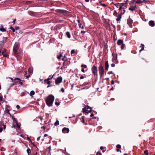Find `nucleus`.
<instances>
[{
    "mask_svg": "<svg viewBox=\"0 0 155 155\" xmlns=\"http://www.w3.org/2000/svg\"><path fill=\"white\" fill-rule=\"evenodd\" d=\"M54 100V97L52 95L48 96L46 99V103L47 105L49 106H51Z\"/></svg>",
    "mask_w": 155,
    "mask_h": 155,
    "instance_id": "f257e3e1",
    "label": "nucleus"
},
{
    "mask_svg": "<svg viewBox=\"0 0 155 155\" xmlns=\"http://www.w3.org/2000/svg\"><path fill=\"white\" fill-rule=\"evenodd\" d=\"M98 71L101 77L103 76L104 75V67L101 64H100L98 67Z\"/></svg>",
    "mask_w": 155,
    "mask_h": 155,
    "instance_id": "f03ea898",
    "label": "nucleus"
},
{
    "mask_svg": "<svg viewBox=\"0 0 155 155\" xmlns=\"http://www.w3.org/2000/svg\"><path fill=\"white\" fill-rule=\"evenodd\" d=\"M91 108L88 106L83 109V112L84 113H87L88 114L89 112H91Z\"/></svg>",
    "mask_w": 155,
    "mask_h": 155,
    "instance_id": "7ed1b4c3",
    "label": "nucleus"
},
{
    "mask_svg": "<svg viewBox=\"0 0 155 155\" xmlns=\"http://www.w3.org/2000/svg\"><path fill=\"white\" fill-rule=\"evenodd\" d=\"M92 71L94 74L97 76V67L94 65L92 68Z\"/></svg>",
    "mask_w": 155,
    "mask_h": 155,
    "instance_id": "20e7f679",
    "label": "nucleus"
},
{
    "mask_svg": "<svg viewBox=\"0 0 155 155\" xmlns=\"http://www.w3.org/2000/svg\"><path fill=\"white\" fill-rule=\"evenodd\" d=\"M19 48V45L17 43H15L14 45L13 51L15 54H17Z\"/></svg>",
    "mask_w": 155,
    "mask_h": 155,
    "instance_id": "39448f33",
    "label": "nucleus"
},
{
    "mask_svg": "<svg viewBox=\"0 0 155 155\" xmlns=\"http://www.w3.org/2000/svg\"><path fill=\"white\" fill-rule=\"evenodd\" d=\"M112 55L113 56V58L112 59V61L113 62L115 63H117L118 61L117 60V55L115 54H112Z\"/></svg>",
    "mask_w": 155,
    "mask_h": 155,
    "instance_id": "423d86ee",
    "label": "nucleus"
},
{
    "mask_svg": "<svg viewBox=\"0 0 155 155\" xmlns=\"http://www.w3.org/2000/svg\"><path fill=\"white\" fill-rule=\"evenodd\" d=\"M14 80L15 81L17 80L19 81H18L16 82H15L14 83H13V84H12L11 85V87L12 86L14 85H15L16 84V83H18L19 84H20L21 85H23V83L22 82L20 81H21V80L19 78H17L15 79Z\"/></svg>",
    "mask_w": 155,
    "mask_h": 155,
    "instance_id": "0eeeda50",
    "label": "nucleus"
},
{
    "mask_svg": "<svg viewBox=\"0 0 155 155\" xmlns=\"http://www.w3.org/2000/svg\"><path fill=\"white\" fill-rule=\"evenodd\" d=\"M62 80V77L58 78L55 81V83L56 84H58L61 82Z\"/></svg>",
    "mask_w": 155,
    "mask_h": 155,
    "instance_id": "6e6552de",
    "label": "nucleus"
},
{
    "mask_svg": "<svg viewBox=\"0 0 155 155\" xmlns=\"http://www.w3.org/2000/svg\"><path fill=\"white\" fill-rule=\"evenodd\" d=\"M133 21L130 18H129L127 20L128 24L130 27H132V24L133 23Z\"/></svg>",
    "mask_w": 155,
    "mask_h": 155,
    "instance_id": "1a4fd4ad",
    "label": "nucleus"
},
{
    "mask_svg": "<svg viewBox=\"0 0 155 155\" xmlns=\"http://www.w3.org/2000/svg\"><path fill=\"white\" fill-rule=\"evenodd\" d=\"M69 131V129L66 127H64L62 130V132L64 133H68Z\"/></svg>",
    "mask_w": 155,
    "mask_h": 155,
    "instance_id": "9d476101",
    "label": "nucleus"
},
{
    "mask_svg": "<svg viewBox=\"0 0 155 155\" xmlns=\"http://www.w3.org/2000/svg\"><path fill=\"white\" fill-rule=\"evenodd\" d=\"M149 25L152 27H153L155 26V24L154 22L153 21H150L149 22Z\"/></svg>",
    "mask_w": 155,
    "mask_h": 155,
    "instance_id": "9b49d317",
    "label": "nucleus"
},
{
    "mask_svg": "<svg viewBox=\"0 0 155 155\" xmlns=\"http://www.w3.org/2000/svg\"><path fill=\"white\" fill-rule=\"evenodd\" d=\"M105 69L106 71H107L109 67V64L108 61L105 62Z\"/></svg>",
    "mask_w": 155,
    "mask_h": 155,
    "instance_id": "f8f14e48",
    "label": "nucleus"
},
{
    "mask_svg": "<svg viewBox=\"0 0 155 155\" xmlns=\"http://www.w3.org/2000/svg\"><path fill=\"white\" fill-rule=\"evenodd\" d=\"M123 41L121 40H118L117 44L118 45H121L122 44H123Z\"/></svg>",
    "mask_w": 155,
    "mask_h": 155,
    "instance_id": "ddd939ff",
    "label": "nucleus"
},
{
    "mask_svg": "<svg viewBox=\"0 0 155 155\" xmlns=\"http://www.w3.org/2000/svg\"><path fill=\"white\" fill-rule=\"evenodd\" d=\"M28 72L30 74H31L33 72V68L31 67H29L28 69Z\"/></svg>",
    "mask_w": 155,
    "mask_h": 155,
    "instance_id": "4468645a",
    "label": "nucleus"
},
{
    "mask_svg": "<svg viewBox=\"0 0 155 155\" xmlns=\"http://www.w3.org/2000/svg\"><path fill=\"white\" fill-rule=\"evenodd\" d=\"M80 121L83 123L84 124H87L84 123V117H82L81 118H80Z\"/></svg>",
    "mask_w": 155,
    "mask_h": 155,
    "instance_id": "2eb2a0df",
    "label": "nucleus"
},
{
    "mask_svg": "<svg viewBox=\"0 0 155 155\" xmlns=\"http://www.w3.org/2000/svg\"><path fill=\"white\" fill-rule=\"evenodd\" d=\"M140 47L142 48L139 51L140 52L144 49V46L143 44H141V45L140 46Z\"/></svg>",
    "mask_w": 155,
    "mask_h": 155,
    "instance_id": "dca6fc26",
    "label": "nucleus"
},
{
    "mask_svg": "<svg viewBox=\"0 0 155 155\" xmlns=\"http://www.w3.org/2000/svg\"><path fill=\"white\" fill-rule=\"evenodd\" d=\"M2 126H3V128L4 129H5L6 128V126L5 125H4L2 122L1 121H0V127H2Z\"/></svg>",
    "mask_w": 155,
    "mask_h": 155,
    "instance_id": "f3484780",
    "label": "nucleus"
},
{
    "mask_svg": "<svg viewBox=\"0 0 155 155\" xmlns=\"http://www.w3.org/2000/svg\"><path fill=\"white\" fill-rule=\"evenodd\" d=\"M121 18V16L120 15H119L117 17V18L116 19V20L117 21H119L120 20Z\"/></svg>",
    "mask_w": 155,
    "mask_h": 155,
    "instance_id": "a211bd4d",
    "label": "nucleus"
},
{
    "mask_svg": "<svg viewBox=\"0 0 155 155\" xmlns=\"http://www.w3.org/2000/svg\"><path fill=\"white\" fill-rule=\"evenodd\" d=\"M59 125V121L58 120H57L54 123V125L55 126H57Z\"/></svg>",
    "mask_w": 155,
    "mask_h": 155,
    "instance_id": "6ab92c4d",
    "label": "nucleus"
},
{
    "mask_svg": "<svg viewBox=\"0 0 155 155\" xmlns=\"http://www.w3.org/2000/svg\"><path fill=\"white\" fill-rule=\"evenodd\" d=\"M35 92L34 91H32L30 92V95L31 96H32L35 94Z\"/></svg>",
    "mask_w": 155,
    "mask_h": 155,
    "instance_id": "aec40b11",
    "label": "nucleus"
},
{
    "mask_svg": "<svg viewBox=\"0 0 155 155\" xmlns=\"http://www.w3.org/2000/svg\"><path fill=\"white\" fill-rule=\"evenodd\" d=\"M0 31L3 32L6 31V29L2 27L0 28Z\"/></svg>",
    "mask_w": 155,
    "mask_h": 155,
    "instance_id": "412c9836",
    "label": "nucleus"
},
{
    "mask_svg": "<svg viewBox=\"0 0 155 155\" xmlns=\"http://www.w3.org/2000/svg\"><path fill=\"white\" fill-rule=\"evenodd\" d=\"M53 76H52V77H51V78H48L47 79H45V80H44V81L45 82H46V81H49V80H51L52 78H53Z\"/></svg>",
    "mask_w": 155,
    "mask_h": 155,
    "instance_id": "4be33fe9",
    "label": "nucleus"
},
{
    "mask_svg": "<svg viewBox=\"0 0 155 155\" xmlns=\"http://www.w3.org/2000/svg\"><path fill=\"white\" fill-rule=\"evenodd\" d=\"M6 51H7L5 49H4V50H3V51H2V54L3 55H4V54H5V53H6Z\"/></svg>",
    "mask_w": 155,
    "mask_h": 155,
    "instance_id": "5701e85b",
    "label": "nucleus"
},
{
    "mask_svg": "<svg viewBox=\"0 0 155 155\" xmlns=\"http://www.w3.org/2000/svg\"><path fill=\"white\" fill-rule=\"evenodd\" d=\"M66 35L68 38H70V37L71 35L68 32H66Z\"/></svg>",
    "mask_w": 155,
    "mask_h": 155,
    "instance_id": "b1692460",
    "label": "nucleus"
},
{
    "mask_svg": "<svg viewBox=\"0 0 155 155\" xmlns=\"http://www.w3.org/2000/svg\"><path fill=\"white\" fill-rule=\"evenodd\" d=\"M125 46V45L124 43L122 44L121 45V50H123Z\"/></svg>",
    "mask_w": 155,
    "mask_h": 155,
    "instance_id": "393cba45",
    "label": "nucleus"
},
{
    "mask_svg": "<svg viewBox=\"0 0 155 155\" xmlns=\"http://www.w3.org/2000/svg\"><path fill=\"white\" fill-rule=\"evenodd\" d=\"M128 9L129 10H131V11H134L135 10L134 8L133 7H130Z\"/></svg>",
    "mask_w": 155,
    "mask_h": 155,
    "instance_id": "a878e982",
    "label": "nucleus"
},
{
    "mask_svg": "<svg viewBox=\"0 0 155 155\" xmlns=\"http://www.w3.org/2000/svg\"><path fill=\"white\" fill-rule=\"evenodd\" d=\"M27 153H28V155H29V153H31V150H30L29 148L28 149H27Z\"/></svg>",
    "mask_w": 155,
    "mask_h": 155,
    "instance_id": "bb28decb",
    "label": "nucleus"
},
{
    "mask_svg": "<svg viewBox=\"0 0 155 155\" xmlns=\"http://www.w3.org/2000/svg\"><path fill=\"white\" fill-rule=\"evenodd\" d=\"M5 111L7 113H8L9 115H11V114L10 113H9V110L8 109H6L5 110Z\"/></svg>",
    "mask_w": 155,
    "mask_h": 155,
    "instance_id": "cd10ccee",
    "label": "nucleus"
},
{
    "mask_svg": "<svg viewBox=\"0 0 155 155\" xmlns=\"http://www.w3.org/2000/svg\"><path fill=\"white\" fill-rule=\"evenodd\" d=\"M136 3L140 4L141 3V0H137L136 1Z\"/></svg>",
    "mask_w": 155,
    "mask_h": 155,
    "instance_id": "c85d7f7f",
    "label": "nucleus"
},
{
    "mask_svg": "<svg viewBox=\"0 0 155 155\" xmlns=\"http://www.w3.org/2000/svg\"><path fill=\"white\" fill-rule=\"evenodd\" d=\"M10 29H11V30H12V31L13 32H15V29H14L12 26L10 27Z\"/></svg>",
    "mask_w": 155,
    "mask_h": 155,
    "instance_id": "c756f323",
    "label": "nucleus"
},
{
    "mask_svg": "<svg viewBox=\"0 0 155 155\" xmlns=\"http://www.w3.org/2000/svg\"><path fill=\"white\" fill-rule=\"evenodd\" d=\"M119 5V10H120V9H121L122 8V5L120 4H118V5Z\"/></svg>",
    "mask_w": 155,
    "mask_h": 155,
    "instance_id": "7c9ffc66",
    "label": "nucleus"
},
{
    "mask_svg": "<svg viewBox=\"0 0 155 155\" xmlns=\"http://www.w3.org/2000/svg\"><path fill=\"white\" fill-rule=\"evenodd\" d=\"M144 153L146 155H148V150H145L144 151Z\"/></svg>",
    "mask_w": 155,
    "mask_h": 155,
    "instance_id": "2f4dec72",
    "label": "nucleus"
},
{
    "mask_svg": "<svg viewBox=\"0 0 155 155\" xmlns=\"http://www.w3.org/2000/svg\"><path fill=\"white\" fill-rule=\"evenodd\" d=\"M79 27L80 28H81L82 29H83L84 28V27L83 26V25L82 24H80L79 25Z\"/></svg>",
    "mask_w": 155,
    "mask_h": 155,
    "instance_id": "473e14b6",
    "label": "nucleus"
},
{
    "mask_svg": "<svg viewBox=\"0 0 155 155\" xmlns=\"http://www.w3.org/2000/svg\"><path fill=\"white\" fill-rule=\"evenodd\" d=\"M62 56V54H60L57 57V58L58 59H60Z\"/></svg>",
    "mask_w": 155,
    "mask_h": 155,
    "instance_id": "72a5a7b5",
    "label": "nucleus"
},
{
    "mask_svg": "<svg viewBox=\"0 0 155 155\" xmlns=\"http://www.w3.org/2000/svg\"><path fill=\"white\" fill-rule=\"evenodd\" d=\"M116 147H117V148L120 149V148H121V146L120 145V144H117L116 146Z\"/></svg>",
    "mask_w": 155,
    "mask_h": 155,
    "instance_id": "f704fd0d",
    "label": "nucleus"
},
{
    "mask_svg": "<svg viewBox=\"0 0 155 155\" xmlns=\"http://www.w3.org/2000/svg\"><path fill=\"white\" fill-rule=\"evenodd\" d=\"M148 2V1L147 0H143L142 1H141V3H147Z\"/></svg>",
    "mask_w": 155,
    "mask_h": 155,
    "instance_id": "c9c22d12",
    "label": "nucleus"
},
{
    "mask_svg": "<svg viewBox=\"0 0 155 155\" xmlns=\"http://www.w3.org/2000/svg\"><path fill=\"white\" fill-rule=\"evenodd\" d=\"M81 67H84V68H86L87 67V66L86 65H84L83 64H82L81 65Z\"/></svg>",
    "mask_w": 155,
    "mask_h": 155,
    "instance_id": "e433bc0d",
    "label": "nucleus"
},
{
    "mask_svg": "<svg viewBox=\"0 0 155 155\" xmlns=\"http://www.w3.org/2000/svg\"><path fill=\"white\" fill-rule=\"evenodd\" d=\"M45 82L48 84H49L51 83V82L48 80L46 82Z\"/></svg>",
    "mask_w": 155,
    "mask_h": 155,
    "instance_id": "4c0bfd02",
    "label": "nucleus"
},
{
    "mask_svg": "<svg viewBox=\"0 0 155 155\" xmlns=\"http://www.w3.org/2000/svg\"><path fill=\"white\" fill-rule=\"evenodd\" d=\"M75 52L74 50H72L71 51V54H72Z\"/></svg>",
    "mask_w": 155,
    "mask_h": 155,
    "instance_id": "58836bf2",
    "label": "nucleus"
},
{
    "mask_svg": "<svg viewBox=\"0 0 155 155\" xmlns=\"http://www.w3.org/2000/svg\"><path fill=\"white\" fill-rule=\"evenodd\" d=\"M38 118L41 120V121H42L43 118L41 117H39Z\"/></svg>",
    "mask_w": 155,
    "mask_h": 155,
    "instance_id": "ea45409f",
    "label": "nucleus"
},
{
    "mask_svg": "<svg viewBox=\"0 0 155 155\" xmlns=\"http://www.w3.org/2000/svg\"><path fill=\"white\" fill-rule=\"evenodd\" d=\"M3 56L5 57H8V55L7 54V53H6L5 54L3 55Z\"/></svg>",
    "mask_w": 155,
    "mask_h": 155,
    "instance_id": "a19ab883",
    "label": "nucleus"
},
{
    "mask_svg": "<svg viewBox=\"0 0 155 155\" xmlns=\"http://www.w3.org/2000/svg\"><path fill=\"white\" fill-rule=\"evenodd\" d=\"M101 153L99 152H97V153L96 155H101Z\"/></svg>",
    "mask_w": 155,
    "mask_h": 155,
    "instance_id": "79ce46f5",
    "label": "nucleus"
},
{
    "mask_svg": "<svg viewBox=\"0 0 155 155\" xmlns=\"http://www.w3.org/2000/svg\"><path fill=\"white\" fill-rule=\"evenodd\" d=\"M16 125H17V127L18 128H20V126L18 125V124L17 122H16Z\"/></svg>",
    "mask_w": 155,
    "mask_h": 155,
    "instance_id": "37998d69",
    "label": "nucleus"
},
{
    "mask_svg": "<svg viewBox=\"0 0 155 155\" xmlns=\"http://www.w3.org/2000/svg\"><path fill=\"white\" fill-rule=\"evenodd\" d=\"M61 91L62 92H63V93L64 92V89L63 88H62L61 89Z\"/></svg>",
    "mask_w": 155,
    "mask_h": 155,
    "instance_id": "c03bdc74",
    "label": "nucleus"
},
{
    "mask_svg": "<svg viewBox=\"0 0 155 155\" xmlns=\"http://www.w3.org/2000/svg\"><path fill=\"white\" fill-rule=\"evenodd\" d=\"M3 129L2 127H0V132H2V131Z\"/></svg>",
    "mask_w": 155,
    "mask_h": 155,
    "instance_id": "a18cd8bd",
    "label": "nucleus"
},
{
    "mask_svg": "<svg viewBox=\"0 0 155 155\" xmlns=\"http://www.w3.org/2000/svg\"><path fill=\"white\" fill-rule=\"evenodd\" d=\"M115 66V64H111V66L112 67H114Z\"/></svg>",
    "mask_w": 155,
    "mask_h": 155,
    "instance_id": "49530a36",
    "label": "nucleus"
},
{
    "mask_svg": "<svg viewBox=\"0 0 155 155\" xmlns=\"http://www.w3.org/2000/svg\"><path fill=\"white\" fill-rule=\"evenodd\" d=\"M55 104L58 106V105H59V103L57 102H55Z\"/></svg>",
    "mask_w": 155,
    "mask_h": 155,
    "instance_id": "de8ad7c7",
    "label": "nucleus"
},
{
    "mask_svg": "<svg viewBox=\"0 0 155 155\" xmlns=\"http://www.w3.org/2000/svg\"><path fill=\"white\" fill-rule=\"evenodd\" d=\"M16 108H17V109H19L20 108V106L17 105L16 106Z\"/></svg>",
    "mask_w": 155,
    "mask_h": 155,
    "instance_id": "09e8293b",
    "label": "nucleus"
},
{
    "mask_svg": "<svg viewBox=\"0 0 155 155\" xmlns=\"http://www.w3.org/2000/svg\"><path fill=\"white\" fill-rule=\"evenodd\" d=\"M114 84V81L113 80H112L111 81V84L112 85V84Z\"/></svg>",
    "mask_w": 155,
    "mask_h": 155,
    "instance_id": "8fccbe9b",
    "label": "nucleus"
},
{
    "mask_svg": "<svg viewBox=\"0 0 155 155\" xmlns=\"http://www.w3.org/2000/svg\"><path fill=\"white\" fill-rule=\"evenodd\" d=\"M19 29V28L18 27H15V29L16 30H18Z\"/></svg>",
    "mask_w": 155,
    "mask_h": 155,
    "instance_id": "3c124183",
    "label": "nucleus"
},
{
    "mask_svg": "<svg viewBox=\"0 0 155 155\" xmlns=\"http://www.w3.org/2000/svg\"><path fill=\"white\" fill-rule=\"evenodd\" d=\"M2 97H0V102L2 101Z\"/></svg>",
    "mask_w": 155,
    "mask_h": 155,
    "instance_id": "603ef678",
    "label": "nucleus"
},
{
    "mask_svg": "<svg viewBox=\"0 0 155 155\" xmlns=\"http://www.w3.org/2000/svg\"><path fill=\"white\" fill-rule=\"evenodd\" d=\"M81 71L83 72H85V70L83 69H82L81 70Z\"/></svg>",
    "mask_w": 155,
    "mask_h": 155,
    "instance_id": "864d4df0",
    "label": "nucleus"
},
{
    "mask_svg": "<svg viewBox=\"0 0 155 155\" xmlns=\"http://www.w3.org/2000/svg\"><path fill=\"white\" fill-rule=\"evenodd\" d=\"M41 128L43 129L44 130H45L46 128V127L44 126H43L41 127Z\"/></svg>",
    "mask_w": 155,
    "mask_h": 155,
    "instance_id": "5fc2aeb1",
    "label": "nucleus"
},
{
    "mask_svg": "<svg viewBox=\"0 0 155 155\" xmlns=\"http://www.w3.org/2000/svg\"><path fill=\"white\" fill-rule=\"evenodd\" d=\"M31 3V1H28V2H27V4H29V3Z\"/></svg>",
    "mask_w": 155,
    "mask_h": 155,
    "instance_id": "6e6d98bb",
    "label": "nucleus"
},
{
    "mask_svg": "<svg viewBox=\"0 0 155 155\" xmlns=\"http://www.w3.org/2000/svg\"><path fill=\"white\" fill-rule=\"evenodd\" d=\"M85 31H81V33H85Z\"/></svg>",
    "mask_w": 155,
    "mask_h": 155,
    "instance_id": "4d7b16f0",
    "label": "nucleus"
},
{
    "mask_svg": "<svg viewBox=\"0 0 155 155\" xmlns=\"http://www.w3.org/2000/svg\"><path fill=\"white\" fill-rule=\"evenodd\" d=\"M84 78V76H81V77H80V79H83Z\"/></svg>",
    "mask_w": 155,
    "mask_h": 155,
    "instance_id": "13d9d810",
    "label": "nucleus"
},
{
    "mask_svg": "<svg viewBox=\"0 0 155 155\" xmlns=\"http://www.w3.org/2000/svg\"><path fill=\"white\" fill-rule=\"evenodd\" d=\"M94 115V114H93V113H92V114H91V115H90V117H93Z\"/></svg>",
    "mask_w": 155,
    "mask_h": 155,
    "instance_id": "bf43d9fd",
    "label": "nucleus"
},
{
    "mask_svg": "<svg viewBox=\"0 0 155 155\" xmlns=\"http://www.w3.org/2000/svg\"><path fill=\"white\" fill-rule=\"evenodd\" d=\"M15 21H16V19H15L13 21V24H15Z\"/></svg>",
    "mask_w": 155,
    "mask_h": 155,
    "instance_id": "052dcab7",
    "label": "nucleus"
},
{
    "mask_svg": "<svg viewBox=\"0 0 155 155\" xmlns=\"http://www.w3.org/2000/svg\"><path fill=\"white\" fill-rule=\"evenodd\" d=\"M100 149L101 150H102L104 149V147H100Z\"/></svg>",
    "mask_w": 155,
    "mask_h": 155,
    "instance_id": "680f3d73",
    "label": "nucleus"
},
{
    "mask_svg": "<svg viewBox=\"0 0 155 155\" xmlns=\"http://www.w3.org/2000/svg\"><path fill=\"white\" fill-rule=\"evenodd\" d=\"M25 77H26V78H27L30 77V75H29L28 76H25Z\"/></svg>",
    "mask_w": 155,
    "mask_h": 155,
    "instance_id": "e2e57ef3",
    "label": "nucleus"
},
{
    "mask_svg": "<svg viewBox=\"0 0 155 155\" xmlns=\"http://www.w3.org/2000/svg\"><path fill=\"white\" fill-rule=\"evenodd\" d=\"M40 138V137H38L37 138V140L38 141L39 140Z\"/></svg>",
    "mask_w": 155,
    "mask_h": 155,
    "instance_id": "0e129e2a",
    "label": "nucleus"
},
{
    "mask_svg": "<svg viewBox=\"0 0 155 155\" xmlns=\"http://www.w3.org/2000/svg\"><path fill=\"white\" fill-rule=\"evenodd\" d=\"M133 7H134V9H135L137 8L136 5H135V6H133Z\"/></svg>",
    "mask_w": 155,
    "mask_h": 155,
    "instance_id": "69168bd1",
    "label": "nucleus"
},
{
    "mask_svg": "<svg viewBox=\"0 0 155 155\" xmlns=\"http://www.w3.org/2000/svg\"><path fill=\"white\" fill-rule=\"evenodd\" d=\"M48 134H45L44 135V137H47V136H48Z\"/></svg>",
    "mask_w": 155,
    "mask_h": 155,
    "instance_id": "338daca9",
    "label": "nucleus"
},
{
    "mask_svg": "<svg viewBox=\"0 0 155 155\" xmlns=\"http://www.w3.org/2000/svg\"><path fill=\"white\" fill-rule=\"evenodd\" d=\"M62 60L63 61H65V57H64V58H63L62 59Z\"/></svg>",
    "mask_w": 155,
    "mask_h": 155,
    "instance_id": "774afa93",
    "label": "nucleus"
}]
</instances>
